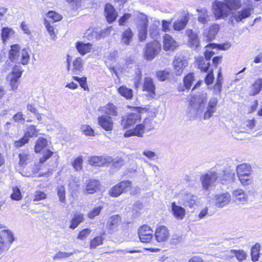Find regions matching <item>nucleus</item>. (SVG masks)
<instances>
[{"instance_id":"4d7b16f0","label":"nucleus","mask_w":262,"mask_h":262,"mask_svg":"<svg viewBox=\"0 0 262 262\" xmlns=\"http://www.w3.org/2000/svg\"><path fill=\"white\" fill-rule=\"evenodd\" d=\"M111 163H112V166L116 169L121 168L124 164V160L122 158L118 157L115 159L112 158Z\"/></svg>"},{"instance_id":"2eb2a0df","label":"nucleus","mask_w":262,"mask_h":262,"mask_svg":"<svg viewBox=\"0 0 262 262\" xmlns=\"http://www.w3.org/2000/svg\"><path fill=\"white\" fill-rule=\"evenodd\" d=\"M215 205L219 207H223L228 204L231 200V196L227 192L220 193L214 196Z\"/></svg>"},{"instance_id":"6e6552de","label":"nucleus","mask_w":262,"mask_h":262,"mask_svg":"<svg viewBox=\"0 0 262 262\" xmlns=\"http://www.w3.org/2000/svg\"><path fill=\"white\" fill-rule=\"evenodd\" d=\"M161 50L160 45L157 42L146 44L144 51V57L146 60H152Z\"/></svg>"},{"instance_id":"393cba45","label":"nucleus","mask_w":262,"mask_h":262,"mask_svg":"<svg viewBox=\"0 0 262 262\" xmlns=\"http://www.w3.org/2000/svg\"><path fill=\"white\" fill-rule=\"evenodd\" d=\"M251 9L246 8L235 12L233 14V17L237 22H239L243 19L249 17L251 15Z\"/></svg>"},{"instance_id":"052dcab7","label":"nucleus","mask_w":262,"mask_h":262,"mask_svg":"<svg viewBox=\"0 0 262 262\" xmlns=\"http://www.w3.org/2000/svg\"><path fill=\"white\" fill-rule=\"evenodd\" d=\"M103 238L101 236H97L93 238L91 242L90 248H95L102 244Z\"/></svg>"},{"instance_id":"20e7f679","label":"nucleus","mask_w":262,"mask_h":262,"mask_svg":"<svg viewBox=\"0 0 262 262\" xmlns=\"http://www.w3.org/2000/svg\"><path fill=\"white\" fill-rule=\"evenodd\" d=\"M220 176L217 172L214 171H208L206 173L202 174L200 180L202 187L204 189L208 190L209 188L215 186V183L218 181V178Z\"/></svg>"},{"instance_id":"412c9836","label":"nucleus","mask_w":262,"mask_h":262,"mask_svg":"<svg viewBox=\"0 0 262 262\" xmlns=\"http://www.w3.org/2000/svg\"><path fill=\"white\" fill-rule=\"evenodd\" d=\"M197 197L191 193H186L183 195L180 204L185 207H193L196 203Z\"/></svg>"},{"instance_id":"338daca9","label":"nucleus","mask_w":262,"mask_h":262,"mask_svg":"<svg viewBox=\"0 0 262 262\" xmlns=\"http://www.w3.org/2000/svg\"><path fill=\"white\" fill-rule=\"evenodd\" d=\"M13 120L18 123H23L25 121L24 115L21 112H18L14 115L13 117Z\"/></svg>"},{"instance_id":"a878e982","label":"nucleus","mask_w":262,"mask_h":262,"mask_svg":"<svg viewBox=\"0 0 262 262\" xmlns=\"http://www.w3.org/2000/svg\"><path fill=\"white\" fill-rule=\"evenodd\" d=\"M219 30L218 25H213L210 27L208 31L205 30L203 34L206 36V40L208 41H212L215 38V37Z\"/></svg>"},{"instance_id":"58836bf2","label":"nucleus","mask_w":262,"mask_h":262,"mask_svg":"<svg viewBox=\"0 0 262 262\" xmlns=\"http://www.w3.org/2000/svg\"><path fill=\"white\" fill-rule=\"evenodd\" d=\"M91 47L92 45L90 43H83L82 42H78L76 45V48L81 55H84L85 53L89 52L91 49Z\"/></svg>"},{"instance_id":"b1692460","label":"nucleus","mask_w":262,"mask_h":262,"mask_svg":"<svg viewBox=\"0 0 262 262\" xmlns=\"http://www.w3.org/2000/svg\"><path fill=\"white\" fill-rule=\"evenodd\" d=\"M178 46L177 42L168 34L163 36V49L165 51L174 50Z\"/></svg>"},{"instance_id":"f03ea898","label":"nucleus","mask_w":262,"mask_h":262,"mask_svg":"<svg viewBox=\"0 0 262 262\" xmlns=\"http://www.w3.org/2000/svg\"><path fill=\"white\" fill-rule=\"evenodd\" d=\"M9 58L12 62H20L23 64L28 63L30 56L26 49L20 52V47L17 45H13L9 51Z\"/></svg>"},{"instance_id":"6e6d98bb","label":"nucleus","mask_w":262,"mask_h":262,"mask_svg":"<svg viewBox=\"0 0 262 262\" xmlns=\"http://www.w3.org/2000/svg\"><path fill=\"white\" fill-rule=\"evenodd\" d=\"M231 252L234 254V255L236 257L237 259L239 261H241L245 259L246 258L247 254L243 250H231Z\"/></svg>"},{"instance_id":"c03bdc74","label":"nucleus","mask_w":262,"mask_h":262,"mask_svg":"<svg viewBox=\"0 0 262 262\" xmlns=\"http://www.w3.org/2000/svg\"><path fill=\"white\" fill-rule=\"evenodd\" d=\"M117 107L113 104L110 103L106 105L104 108V113L107 116H117L118 112Z\"/></svg>"},{"instance_id":"6ab92c4d","label":"nucleus","mask_w":262,"mask_h":262,"mask_svg":"<svg viewBox=\"0 0 262 262\" xmlns=\"http://www.w3.org/2000/svg\"><path fill=\"white\" fill-rule=\"evenodd\" d=\"M99 125L106 131H111L113 129V122L110 116L102 115L98 118Z\"/></svg>"},{"instance_id":"de8ad7c7","label":"nucleus","mask_w":262,"mask_h":262,"mask_svg":"<svg viewBox=\"0 0 262 262\" xmlns=\"http://www.w3.org/2000/svg\"><path fill=\"white\" fill-rule=\"evenodd\" d=\"M170 71L169 69L158 71L156 73L158 79L160 81H164L168 78Z\"/></svg>"},{"instance_id":"a211bd4d","label":"nucleus","mask_w":262,"mask_h":262,"mask_svg":"<svg viewBox=\"0 0 262 262\" xmlns=\"http://www.w3.org/2000/svg\"><path fill=\"white\" fill-rule=\"evenodd\" d=\"M155 234L158 242L165 241L169 236L168 229L166 226L162 225L157 228Z\"/></svg>"},{"instance_id":"1a4fd4ad","label":"nucleus","mask_w":262,"mask_h":262,"mask_svg":"<svg viewBox=\"0 0 262 262\" xmlns=\"http://www.w3.org/2000/svg\"><path fill=\"white\" fill-rule=\"evenodd\" d=\"M131 187V182L128 181H123L115 186L111 190V195L114 197H117L121 193L128 190Z\"/></svg>"},{"instance_id":"13d9d810","label":"nucleus","mask_w":262,"mask_h":262,"mask_svg":"<svg viewBox=\"0 0 262 262\" xmlns=\"http://www.w3.org/2000/svg\"><path fill=\"white\" fill-rule=\"evenodd\" d=\"M57 195L60 202L64 203L66 201L65 188L63 186H58L57 188Z\"/></svg>"},{"instance_id":"49530a36","label":"nucleus","mask_w":262,"mask_h":262,"mask_svg":"<svg viewBox=\"0 0 262 262\" xmlns=\"http://www.w3.org/2000/svg\"><path fill=\"white\" fill-rule=\"evenodd\" d=\"M238 179L243 186H247L250 185L252 182L253 177L251 174L238 176Z\"/></svg>"},{"instance_id":"f3484780","label":"nucleus","mask_w":262,"mask_h":262,"mask_svg":"<svg viewBox=\"0 0 262 262\" xmlns=\"http://www.w3.org/2000/svg\"><path fill=\"white\" fill-rule=\"evenodd\" d=\"M186 34L189 37V46L193 50H198L200 47V40L198 34L190 29H187Z\"/></svg>"},{"instance_id":"0eeeda50","label":"nucleus","mask_w":262,"mask_h":262,"mask_svg":"<svg viewBox=\"0 0 262 262\" xmlns=\"http://www.w3.org/2000/svg\"><path fill=\"white\" fill-rule=\"evenodd\" d=\"M141 115L140 112L132 113L122 117L121 125L123 128L130 127L140 121Z\"/></svg>"},{"instance_id":"09e8293b","label":"nucleus","mask_w":262,"mask_h":262,"mask_svg":"<svg viewBox=\"0 0 262 262\" xmlns=\"http://www.w3.org/2000/svg\"><path fill=\"white\" fill-rule=\"evenodd\" d=\"M77 252H78V250L76 249H74L72 252L59 251L53 256V259L55 260L56 259L69 257L72 255L74 253H76Z\"/></svg>"},{"instance_id":"8fccbe9b","label":"nucleus","mask_w":262,"mask_h":262,"mask_svg":"<svg viewBox=\"0 0 262 262\" xmlns=\"http://www.w3.org/2000/svg\"><path fill=\"white\" fill-rule=\"evenodd\" d=\"M159 34V28L156 24H153L149 27V34L151 38L157 39Z\"/></svg>"},{"instance_id":"ddd939ff","label":"nucleus","mask_w":262,"mask_h":262,"mask_svg":"<svg viewBox=\"0 0 262 262\" xmlns=\"http://www.w3.org/2000/svg\"><path fill=\"white\" fill-rule=\"evenodd\" d=\"M112 157L108 156H93L89 160V163L94 166H102L111 163Z\"/></svg>"},{"instance_id":"72a5a7b5","label":"nucleus","mask_w":262,"mask_h":262,"mask_svg":"<svg viewBox=\"0 0 262 262\" xmlns=\"http://www.w3.org/2000/svg\"><path fill=\"white\" fill-rule=\"evenodd\" d=\"M223 2L226 4L230 12L236 10L241 6L240 0H223Z\"/></svg>"},{"instance_id":"5fc2aeb1","label":"nucleus","mask_w":262,"mask_h":262,"mask_svg":"<svg viewBox=\"0 0 262 262\" xmlns=\"http://www.w3.org/2000/svg\"><path fill=\"white\" fill-rule=\"evenodd\" d=\"M47 17L50 19L51 20H48L49 21H52V23L58 21L61 19L62 17L61 15H59L58 13L54 11H50L47 14Z\"/></svg>"},{"instance_id":"9b49d317","label":"nucleus","mask_w":262,"mask_h":262,"mask_svg":"<svg viewBox=\"0 0 262 262\" xmlns=\"http://www.w3.org/2000/svg\"><path fill=\"white\" fill-rule=\"evenodd\" d=\"M145 130H147L148 131L150 130V129L148 127L147 121H144L143 123L138 124L136 128L133 130L127 131L125 133L124 136L126 137H129L132 136L142 137L143 134L145 133Z\"/></svg>"},{"instance_id":"bf43d9fd","label":"nucleus","mask_w":262,"mask_h":262,"mask_svg":"<svg viewBox=\"0 0 262 262\" xmlns=\"http://www.w3.org/2000/svg\"><path fill=\"white\" fill-rule=\"evenodd\" d=\"M53 154V152L49 149L45 150L43 156L40 158L39 163L43 164L49 159Z\"/></svg>"},{"instance_id":"864d4df0","label":"nucleus","mask_w":262,"mask_h":262,"mask_svg":"<svg viewBox=\"0 0 262 262\" xmlns=\"http://www.w3.org/2000/svg\"><path fill=\"white\" fill-rule=\"evenodd\" d=\"M83 159L82 156H79L76 158L73 163L72 166L76 171H80L82 167Z\"/></svg>"},{"instance_id":"f704fd0d","label":"nucleus","mask_w":262,"mask_h":262,"mask_svg":"<svg viewBox=\"0 0 262 262\" xmlns=\"http://www.w3.org/2000/svg\"><path fill=\"white\" fill-rule=\"evenodd\" d=\"M119 93L123 97L127 99H130L133 97V91L131 89H129L125 86H121L118 89Z\"/></svg>"},{"instance_id":"aec40b11","label":"nucleus","mask_w":262,"mask_h":262,"mask_svg":"<svg viewBox=\"0 0 262 262\" xmlns=\"http://www.w3.org/2000/svg\"><path fill=\"white\" fill-rule=\"evenodd\" d=\"M171 212L176 219L180 220H183L186 215L185 209L177 205L175 202L171 203Z\"/></svg>"},{"instance_id":"603ef678","label":"nucleus","mask_w":262,"mask_h":262,"mask_svg":"<svg viewBox=\"0 0 262 262\" xmlns=\"http://www.w3.org/2000/svg\"><path fill=\"white\" fill-rule=\"evenodd\" d=\"M13 192L10 195L11 199L15 201H19L22 199V195L20 189L17 187H14L12 188Z\"/></svg>"},{"instance_id":"7c9ffc66","label":"nucleus","mask_w":262,"mask_h":262,"mask_svg":"<svg viewBox=\"0 0 262 262\" xmlns=\"http://www.w3.org/2000/svg\"><path fill=\"white\" fill-rule=\"evenodd\" d=\"M99 185V182L95 180L91 179L86 184V188L83 191L84 193L93 194L96 192L98 186Z\"/></svg>"},{"instance_id":"774afa93","label":"nucleus","mask_w":262,"mask_h":262,"mask_svg":"<svg viewBox=\"0 0 262 262\" xmlns=\"http://www.w3.org/2000/svg\"><path fill=\"white\" fill-rule=\"evenodd\" d=\"M132 16L131 14L125 13L121 18L119 19L118 23L120 26H124L125 23Z\"/></svg>"},{"instance_id":"c9c22d12","label":"nucleus","mask_w":262,"mask_h":262,"mask_svg":"<svg viewBox=\"0 0 262 262\" xmlns=\"http://www.w3.org/2000/svg\"><path fill=\"white\" fill-rule=\"evenodd\" d=\"M38 132L34 125H30L27 126L24 136L29 140L30 138L37 136Z\"/></svg>"},{"instance_id":"4468645a","label":"nucleus","mask_w":262,"mask_h":262,"mask_svg":"<svg viewBox=\"0 0 262 262\" xmlns=\"http://www.w3.org/2000/svg\"><path fill=\"white\" fill-rule=\"evenodd\" d=\"M188 64L187 61L184 57L180 56L174 57L173 61V66L174 72L177 75H180L182 74L184 69Z\"/></svg>"},{"instance_id":"f257e3e1","label":"nucleus","mask_w":262,"mask_h":262,"mask_svg":"<svg viewBox=\"0 0 262 262\" xmlns=\"http://www.w3.org/2000/svg\"><path fill=\"white\" fill-rule=\"evenodd\" d=\"M207 94L203 93L196 96L195 100L198 106V113L204 112L203 118L204 120L210 119L217 110L218 100L216 97L210 98L207 103Z\"/></svg>"},{"instance_id":"423d86ee","label":"nucleus","mask_w":262,"mask_h":262,"mask_svg":"<svg viewBox=\"0 0 262 262\" xmlns=\"http://www.w3.org/2000/svg\"><path fill=\"white\" fill-rule=\"evenodd\" d=\"M138 20V36L139 40L143 41L145 40L147 37V27L148 19L146 15L143 13H139L137 15Z\"/></svg>"},{"instance_id":"79ce46f5","label":"nucleus","mask_w":262,"mask_h":262,"mask_svg":"<svg viewBox=\"0 0 262 262\" xmlns=\"http://www.w3.org/2000/svg\"><path fill=\"white\" fill-rule=\"evenodd\" d=\"M217 174L220 176V178H218V181L223 183L224 182L230 181L233 178L234 174L231 173H226L224 170L217 172Z\"/></svg>"},{"instance_id":"473e14b6","label":"nucleus","mask_w":262,"mask_h":262,"mask_svg":"<svg viewBox=\"0 0 262 262\" xmlns=\"http://www.w3.org/2000/svg\"><path fill=\"white\" fill-rule=\"evenodd\" d=\"M84 221L83 215L81 213H76L73 215V219L71 221L70 228L75 229L81 223Z\"/></svg>"},{"instance_id":"5701e85b","label":"nucleus","mask_w":262,"mask_h":262,"mask_svg":"<svg viewBox=\"0 0 262 262\" xmlns=\"http://www.w3.org/2000/svg\"><path fill=\"white\" fill-rule=\"evenodd\" d=\"M156 86L152 79L150 77H145L143 86V91L148 92L151 97L155 94Z\"/></svg>"},{"instance_id":"2f4dec72","label":"nucleus","mask_w":262,"mask_h":262,"mask_svg":"<svg viewBox=\"0 0 262 262\" xmlns=\"http://www.w3.org/2000/svg\"><path fill=\"white\" fill-rule=\"evenodd\" d=\"M198 12V20L202 24H206L210 20L208 12L206 8H201L197 9Z\"/></svg>"},{"instance_id":"37998d69","label":"nucleus","mask_w":262,"mask_h":262,"mask_svg":"<svg viewBox=\"0 0 262 262\" xmlns=\"http://www.w3.org/2000/svg\"><path fill=\"white\" fill-rule=\"evenodd\" d=\"M262 89V84L257 79L250 87V95L255 96L258 94Z\"/></svg>"},{"instance_id":"e433bc0d","label":"nucleus","mask_w":262,"mask_h":262,"mask_svg":"<svg viewBox=\"0 0 262 262\" xmlns=\"http://www.w3.org/2000/svg\"><path fill=\"white\" fill-rule=\"evenodd\" d=\"M83 61L80 58H76L73 62V72L74 74H78L83 70Z\"/></svg>"},{"instance_id":"dca6fc26","label":"nucleus","mask_w":262,"mask_h":262,"mask_svg":"<svg viewBox=\"0 0 262 262\" xmlns=\"http://www.w3.org/2000/svg\"><path fill=\"white\" fill-rule=\"evenodd\" d=\"M121 224V217L119 215L111 216L107 222V227L111 233L118 230Z\"/></svg>"},{"instance_id":"bb28decb","label":"nucleus","mask_w":262,"mask_h":262,"mask_svg":"<svg viewBox=\"0 0 262 262\" xmlns=\"http://www.w3.org/2000/svg\"><path fill=\"white\" fill-rule=\"evenodd\" d=\"M232 195L235 201L245 202L248 200V196L242 189H236L233 190Z\"/></svg>"},{"instance_id":"9d476101","label":"nucleus","mask_w":262,"mask_h":262,"mask_svg":"<svg viewBox=\"0 0 262 262\" xmlns=\"http://www.w3.org/2000/svg\"><path fill=\"white\" fill-rule=\"evenodd\" d=\"M152 230L147 225H143L138 230V235L142 243H149L152 238Z\"/></svg>"},{"instance_id":"4c0bfd02","label":"nucleus","mask_w":262,"mask_h":262,"mask_svg":"<svg viewBox=\"0 0 262 262\" xmlns=\"http://www.w3.org/2000/svg\"><path fill=\"white\" fill-rule=\"evenodd\" d=\"M188 21V19L186 17H184L181 19H178L173 23V29L176 31H181L184 29Z\"/></svg>"},{"instance_id":"7ed1b4c3","label":"nucleus","mask_w":262,"mask_h":262,"mask_svg":"<svg viewBox=\"0 0 262 262\" xmlns=\"http://www.w3.org/2000/svg\"><path fill=\"white\" fill-rule=\"evenodd\" d=\"M212 7L216 19H226L230 13L223 1L215 0L212 3Z\"/></svg>"},{"instance_id":"3c124183","label":"nucleus","mask_w":262,"mask_h":262,"mask_svg":"<svg viewBox=\"0 0 262 262\" xmlns=\"http://www.w3.org/2000/svg\"><path fill=\"white\" fill-rule=\"evenodd\" d=\"M193 80L194 76L192 73H189L184 77V83L186 89H189L190 88Z\"/></svg>"},{"instance_id":"680f3d73","label":"nucleus","mask_w":262,"mask_h":262,"mask_svg":"<svg viewBox=\"0 0 262 262\" xmlns=\"http://www.w3.org/2000/svg\"><path fill=\"white\" fill-rule=\"evenodd\" d=\"M81 129L86 136H94V132L89 125H83L81 127Z\"/></svg>"},{"instance_id":"39448f33","label":"nucleus","mask_w":262,"mask_h":262,"mask_svg":"<svg viewBox=\"0 0 262 262\" xmlns=\"http://www.w3.org/2000/svg\"><path fill=\"white\" fill-rule=\"evenodd\" d=\"M14 241L12 233L9 230H3L0 232V253L8 250Z\"/></svg>"},{"instance_id":"a19ab883","label":"nucleus","mask_w":262,"mask_h":262,"mask_svg":"<svg viewBox=\"0 0 262 262\" xmlns=\"http://www.w3.org/2000/svg\"><path fill=\"white\" fill-rule=\"evenodd\" d=\"M210 65V62L208 61H206L204 58H203V57H200L198 60V66L199 69L205 72L208 71Z\"/></svg>"},{"instance_id":"f8f14e48","label":"nucleus","mask_w":262,"mask_h":262,"mask_svg":"<svg viewBox=\"0 0 262 262\" xmlns=\"http://www.w3.org/2000/svg\"><path fill=\"white\" fill-rule=\"evenodd\" d=\"M22 71L20 68L15 67L11 73L8 76V80L10 81L12 90L17 89L18 79L21 77Z\"/></svg>"},{"instance_id":"a18cd8bd","label":"nucleus","mask_w":262,"mask_h":262,"mask_svg":"<svg viewBox=\"0 0 262 262\" xmlns=\"http://www.w3.org/2000/svg\"><path fill=\"white\" fill-rule=\"evenodd\" d=\"M260 245L258 243L253 246L251 250V259L256 261L258 259L259 255Z\"/></svg>"},{"instance_id":"69168bd1","label":"nucleus","mask_w":262,"mask_h":262,"mask_svg":"<svg viewBox=\"0 0 262 262\" xmlns=\"http://www.w3.org/2000/svg\"><path fill=\"white\" fill-rule=\"evenodd\" d=\"M45 26L51 36L54 38L55 36L54 27L48 20L45 21Z\"/></svg>"},{"instance_id":"cd10ccee","label":"nucleus","mask_w":262,"mask_h":262,"mask_svg":"<svg viewBox=\"0 0 262 262\" xmlns=\"http://www.w3.org/2000/svg\"><path fill=\"white\" fill-rule=\"evenodd\" d=\"M134 34L130 28H127L121 34V41L125 45H129L133 40Z\"/></svg>"},{"instance_id":"4be33fe9","label":"nucleus","mask_w":262,"mask_h":262,"mask_svg":"<svg viewBox=\"0 0 262 262\" xmlns=\"http://www.w3.org/2000/svg\"><path fill=\"white\" fill-rule=\"evenodd\" d=\"M104 12L108 23H112L117 18L118 14L112 5L109 4H106Z\"/></svg>"},{"instance_id":"c85d7f7f","label":"nucleus","mask_w":262,"mask_h":262,"mask_svg":"<svg viewBox=\"0 0 262 262\" xmlns=\"http://www.w3.org/2000/svg\"><path fill=\"white\" fill-rule=\"evenodd\" d=\"M252 169L250 165L244 163L238 165L236 167L237 176H242L252 173Z\"/></svg>"},{"instance_id":"c756f323","label":"nucleus","mask_w":262,"mask_h":262,"mask_svg":"<svg viewBox=\"0 0 262 262\" xmlns=\"http://www.w3.org/2000/svg\"><path fill=\"white\" fill-rule=\"evenodd\" d=\"M48 145V140L42 137L38 138L36 142V144L34 147L35 152L39 153L41 151L45 149Z\"/></svg>"},{"instance_id":"e2e57ef3","label":"nucleus","mask_w":262,"mask_h":262,"mask_svg":"<svg viewBox=\"0 0 262 262\" xmlns=\"http://www.w3.org/2000/svg\"><path fill=\"white\" fill-rule=\"evenodd\" d=\"M101 209L102 207L101 206H98L94 208L89 212L88 214L89 217L91 219H94L96 216H97L99 214Z\"/></svg>"},{"instance_id":"0e129e2a","label":"nucleus","mask_w":262,"mask_h":262,"mask_svg":"<svg viewBox=\"0 0 262 262\" xmlns=\"http://www.w3.org/2000/svg\"><path fill=\"white\" fill-rule=\"evenodd\" d=\"M112 28V27H110L101 30H99L98 29L99 39L107 36L110 33Z\"/></svg>"},{"instance_id":"ea45409f","label":"nucleus","mask_w":262,"mask_h":262,"mask_svg":"<svg viewBox=\"0 0 262 262\" xmlns=\"http://www.w3.org/2000/svg\"><path fill=\"white\" fill-rule=\"evenodd\" d=\"M85 36L89 40H98L99 39V36L97 29H91L88 30L85 33Z\"/></svg>"}]
</instances>
